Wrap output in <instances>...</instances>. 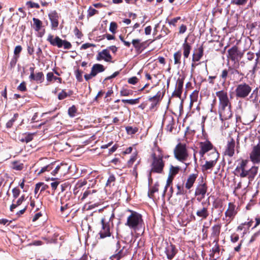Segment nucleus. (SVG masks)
<instances>
[{
  "mask_svg": "<svg viewBox=\"0 0 260 260\" xmlns=\"http://www.w3.org/2000/svg\"><path fill=\"white\" fill-rule=\"evenodd\" d=\"M180 168L179 166L174 167L172 165L170 166L169 169V175L175 177V176L179 173Z\"/></svg>",
  "mask_w": 260,
  "mask_h": 260,
  "instance_id": "nucleus-41",
  "label": "nucleus"
},
{
  "mask_svg": "<svg viewBox=\"0 0 260 260\" xmlns=\"http://www.w3.org/2000/svg\"><path fill=\"white\" fill-rule=\"evenodd\" d=\"M252 90V83L242 82L235 87V94L237 99H245L249 95Z\"/></svg>",
  "mask_w": 260,
  "mask_h": 260,
  "instance_id": "nucleus-7",
  "label": "nucleus"
},
{
  "mask_svg": "<svg viewBox=\"0 0 260 260\" xmlns=\"http://www.w3.org/2000/svg\"><path fill=\"white\" fill-rule=\"evenodd\" d=\"M125 130L128 135H133L138 131V128L137 127L127 126L125 127Z\"/></svg>",
  "mask_w": 260,
  "mask_h": 260,
  "instance_id": "nucleus-50",
  "label": "nucleus"
},
{
  "mask_svg": "<svg viewBox=\"0 0 260 260\" xmlns=\"http://www.w3.org/2000/svg\"><path fill=\"white\" fill-rule=\"evenodd\" d=\"M46 80L48 82V84L51 83L53 81H56L59 83H61L62 79L60 77H57L54 76V74L52 72H48L46 75Z\"/></svg>",
  "mask_w": 260,
  "mask_h": 260,
  "instance_id": "nucleus-33",
  "label": "nucleus"
},
{
  "mask_svg": "<svg viewBox=\"0 0 260 260\" xmlns=\"http://www.w3.org/2000/svg\"><path fill=\"white\" fill-rule=\"evenodd\" d=\"M174 64L177 65L178 67L181 64V58L182 56V53L180 50L176 51L174 54Z\"/></svg>",
  "mask_w": 260,
  "mask_h": 260,
  "instance_id": "nucleus-36",
  "label": "nucleus"
},
{
  "mask_svg": "<svg viewBox=\"0 0 260 260\" xmlns=\"http://www.w3.org/2000/svg\"><path fill=\"white\" fill-rule=\"evenodd\" d=\"M32 21L34 22V27L35 30L36 31H39L42 27V22L40 19L36 18H33Z\"/></svg>",
  "mask_w": 260,
  "mask_h": 260,
  "instance_id": "nucleus-39",
  "label": "nucleus"
},
{
  "mask_svg": "<svg viewBox=\"0 0 260 260\" xmlns=\"http://www.w3.org/2000/svg\"><path fill=\"white\" fill-rule=\"evenodd\" d=\"M218 99V112L221 120L230 119L232 117V103L228 96L226 90H221L216 92Z\"/></svg>",
  "mask_w": 260,
  "mask_h": 260,
  "instance_id": "nucleus-1",
  "label": "nucleus"
},
{
  "mask_svg": "<svg viewBox=\"0 0 260 260\" xmlns=\"http://www.w3.org/2000/svg\"><path fill=\"white\" fill-rule=\"evenodd\" d=\"M54 164L51 162L48 165H46L42 167L41 170L38 172V174L40 175L45 172H49L50 171L53 169V166Z\"/></svg>",
  "mask_w": 260,
  "mask_h": 260,
  "instance_id": "nucleus-42",
  "label": "nucleus"
},
{
  "mask_svg": "<svg viewBox=\"0 0 260 260\" xmlns=\"http://www.w3.org/2000/svg\"><path fill=\"white\" fill-rule=\"evenodd\" d=\"M182 49L183 51V55L184 59V63H185V59L187 58L190 54L191 50V45L187 42V39H185L184 43L182 45Z\"/></svg>",
  "mask_w": 260,
  "mask_h": 260,
  "instance_id": "nucleus-25",
  "label": "nucleus"
},
{
  "mask_svg": "<svg viewBox=\"0 0 260 260\" xmlns=\"http://www.w3.org/2000/svg\"><path fill=\"white\" fill-rule=\"evenodd\" d=\"M235 141L233 138H230L228 141L226 146H225L223 155L232 157L235 154Z\"/></svg>",
  "mask_w": 260,
  "mask_h": 260,
  "instance_id": "nucleus-14",
  "label": "nucleus"
},
{
  "mask_svg": "<svg viewBox=\"0 0 260 260\" xmlns=\"http://www.w3.org/2000/svg\"><path fill=\"white\" fill-rule=\"evenodd\" d=\"M204 49L203 45H202L195 50V52L192 54V62L199 61L201 59L204 55Z\"/></svg>",
  "mask_w": 260,
  "mask_h": 260,
  "instance_id": "nucleus-26",
  "label": "nucleus"
},
{
  "mask_svg": "<svg viewBox=\"0 0 260 260\" xmlns=\"http://www.w3.org/2000/svg\"><path fill=\"white\" fill-rule=\"evenodd\" d=\"M22 50V47L20 45H17L15 47L14 50V56L17 57H20V53Z\"/></svg>",
  "mask_w": 260,
  "mask_h": 260,
  "instance_id": "nucleus-55",
  "label": "nucleus"
},
{
  "mask_svg": "<svg viewBox=\"0 0 260 260\" xmlns=\"http://www.w3.org/2000/svg\"><path fill=\"white\" fill-rule=\"evenodd\" d=\"M199 145L200 148L199 154L201 157H203L208 152L210 151H212V152L214 151V149H216L212 143L209 140L200 142Z\"/></svg>",
  "mask_w": 260,
  "mask_h": 260,
  "instance_id": "nucleus-13",
  "label": "nucleus"
},
{
  "mask_svg": "<svg viewBox=\"0 0 260 260\" xmlns=\"http://www.w3.org/2000/svg\"><path fill=\"white\" fill-rule=\"evenodd\" d=\"M47 41L53 46H57L58 48L63 47L65 49H70L72 48V45L70 42L66 40L61 39L58 36H54L50 34L48 35Z\"/></svg>",
  "mask_w": 260,
  "mask_h": 260,
  "instance_id": "nucleus-9",
  "label": "nucleus"
},
{
  "mask_svg": "<svg viewBox=\"0 0 260 260\" xmlns=\"http://www.w3.org/2000/svg\"><path fill=\"white\" fill-rule=\"evenodd\" d=\"M175 125V121L173 118H172L169 121L168 123L166 125V129L170 133H172L173 129L174 128Z\"/></svg>",
  "mask_w": 260,
  "mask_h": 260,
  "instance_id": "nucleus-45",
  "label": "nucleus"
},
{
  "mask_svg": "<svg viewBox=\"0 0 260 260\" xmlns=\"http://www.w3.org/2000/svg\"><path fill=\"white\" fill-rule=\"evenodd\" d=\"M17 90L22 91L24 92L27 90V88L26 86V83L25 81H22L20 85L17 87Z\"/></svg>",
  "mask_w": 260,
  "mask_h": 260,
  "instance_id": "nucleus-60",
  "label": "nucleus"
},
{
  "mask_svg": "<svg viewBox=\"0 0 260 260\" xmlns=\"http://www.w3.org/2000/svg\"><path fill=\"white\" fill-rule=\"evenodd\" d=\"M96 190L95 189H90L89 188H88L83 193L82 198H81V200L83 201L88 196L91 195L93 193H95Z\"/></svg>",
  "mask_w": 260,
  "mask_h": 260,
  "instance_id": "nucleus-46",
  "label": "nucleus"
},
{
  "mask_svg": "<svg viewBox=\"0 0 260 260\" xmlns=\"http://www.w3.org/2000/svg\"><path fill=\"white\" fill-rule=\"evenodd\" d=\"M221 228V225L219 223L214 224L211 227L210 239L213 240V243H218Z\"/></svg>",
  "mask_w": 260,
  "mask_h": 260,
  "instance_id": "nucleus-18",
  "label": "nucleus"
},
{
  "mask_svg": "<svg viewBox=\"0 0 260 260\" xmlns=\"http://www.w3.org/2000/svg\"><path fill=\"white\" fill-rule=\"evenodd\" d=\"M116 181V178L113 174H111L109 176L107 183L106 186L111 187L115 185V182Z\"/></svg>",
  "mask_w": 260,
  "mask_h": 260,
  "instance_id": "nucleus-44",
  "label": "nucleus"
},
{
  "mask_svg": "<svg viewBox=\"0 0 260 260\" xmlns=\"http://www.w3.org/2000/svg\"><path fill=\"white\" fill-rule=\"evenodd\" d=\"M34 134L24 133L19 136V140L22 143H27L33 140Z\"/></svg>",
  "mask_w": 260,
  "mask_h": 260,
  "instance_id": "nucleus-32",
  "label": "nucleus"
},
{
  "mask_svg": "<svg viewBox=\"0 0 260 260\" xmlns=\"http://www.w3.org/2000/svg\"><path fill=\"white\" fill-rule=\"evenodd\" d=\"M159 184L158 183H156L154 186H153L149 190L148 192V196L151 199H154V193L158 191Z\"/></svg>",
  "mask_w": 260,
  "mask_h": 260,
  "instance_id": "nucleus-38",
  "label": "nucleus"
},
{
  "mask_svg": "<svg viewBox=\"0 0 260 260\" xmlns=\"http://www.w3.org/2000/svg\"><path fill=\"white\" fill-rule=\"evenodd\" d=\"M117 28V24L115 22H111L110 24L109 30L113 34H115Z\"/></svg>",
  "mask_w": 260,
  "mask_h": 260,
  "instance_id": "nucleus-63",
  "label": "nucleus"
},
{
  "mask_svg": "<svg viewBox=\"0 0 260 260\" xmlns=\"http://www.w3.org/2000/svg\"><path fill=\"white\" fill-rule=\"evenodd\" d=\"M18 116H19V114L18 113L14 114L13 118L11 119H10L9 121H8L7 122V123H6L7 127L11 128L13 126L14 122L16 120V119H17Z\"/></svg>",
  "mask_w": 260,
  "mask_h": 260,
  "instance_id": "nucleus-49",
  "label": "nucleus"
},
{
  "mask_svg": "<svg viewBox=\"0 0 260 260\" xmlns=\"http://www.w3.org/2000/svg\"><path fill=\"white\" fill-rule=\"evenodd\" d=\"M52 163L54 164V165L53 166V170L51 172V174L53 176H56L62 171V167L64 166V165L62 163L58 164L56 161H53L52 162Z\"/></svg>",
  "mask_w": 260,
  "mask_h": 260,
  "instance_id": "nucleus-34",
  "label": "nucleus"
},
{
  "mask_svg": "<svg viewBox=\"0 0 260 260\" xmlns=\"http://www.w3.org/2000/svg\"><path fill=\"white\" fill-rule=\"evenodd\" d=\"M174 157L178 161L184 162L188 157L187 145L185 143L179 142L174 149Z\"/></svg>",
  "mask_w": 260,
  "mask_h": 260,
  "instance_id": "nucleus-8",
  "label": "nucleus"
},
{
  "mask_svg": "<svg viewBox=\"0 0 260 260\" xmlns=\"http://www.w3.org/2000/svg\"><path fill=\"white\" fill-rule=\"evenodd\" d=\"M238 48L237 46L234 45L228 51L227 57L232 61H237Z\"/></svg>",
  "mask_w": 260,
  "mask_h": 260,
  "instance_id": "nucleus-24",
  "label": "nucleus"
},
{
  "mask_svg": "<svg viewBox=\"0 0 260 260\" xmlns=\"http://www.w3.org/2000/svg\"><path fill=\"white\" fill-rule=\"evenodd\" d=\"M68 97L67 92L65 90L63 89L58 94V99L59 100H62Z\"/></svg>",
  "mask_w": 260,
  "mask_h": 260,
  "instance_id": "nucleus-64",
  "label": "nucleus"
},
{
  "mask_svg": "<svg viewBox=\"0 0 260 260\" xmlns=\"http://www.w3.org/2000/svg\"><path fill=\"white\" fill-rule=\"evenodd\" d=\"M165 93V91L164 90L162 91L161 94V92L159 91L155 95L148 98V101L151 102V105L149 107L150 111L153 110L155 107L159 104L164 96Z\"/></svg>",
  "mask_w": 260,
  "mask_h": 260,
  "instance_id": "nucleus-17",
  "label": "nucleus"
},
{
  "mask_svg": "<svg viewBox=\"0 0 260 260\" xmlns=\"http://www.w3.org/2000/svg\"><path fill=\"white\" fill-rule=\"evenodd\" d=\"M29 79L37 83H42L44 81V75L42 72H36L34 75H32V76H29Z\"/></svg>",
  "mask_w": 260,
  "mask_h": 260,
  "instance_id": "nucleus-29",
  "label": "nucleus"
},
{
  "mask_svg": "<svg viewBox=\"0 0 260 260\" xmlns=\"http://www.w3.org/2000/svg\"><path fill=\"white\" fill-rule=\"evenodd\" d=\"M26 5L28 6V8H40V5L38 3H34L31 1L27 2Z\"/></svg>",
  "mask_w": 260,
  "mask_h": 260,
  "instance_id": "nucleus-59",
  "label": "nucleus"
},
{
  "mask_svg": "<svg viewBox=\"0 0 260 260\" xmlns=\"http://www.w3.org/2000/svg\"><path fill=\"white\" fill-rule=\"evenodd\" d=\"M174 177L171 176L169 175V176L168 177L167 180V183L165 187V189L164 190L163 196H165L166 194V192L167 190V189L168 187L172 184L173 180L174 179Z\"/></svg>",
  "mask_w": 260,
  "mask_h": 260,
  "instance_id": "nucleus-52",
  "label": "nucleus"
},
{
  "mask_svg": "<svg viewBox=\"0 0 260 260\" xmlns=\"http://www.w3.org/2000/svg\"><path fill=\"white\" fill-rule=\"evenodd\" d=\"M177 191L176 195L180 196L184 195L186 193V191L184 188V185L183 183H179L176 185Z\"/></svg>",
  "mask_w": 260,
  "mask_h": 260,
  "instance_id": "nucleus-40",
  "label": "nucleus"
},
{
  "mask_svg": "<svg viewBox=\"0 0 260 260\" xmlns=\"http://www.w3.org/2000/svg\"><path fill=\"white\" fill-rule=\"evenodd\" d=\"M210 203L209 199L207 201L202 202L196 211V215L201 220H206L210 215L209 207Z\"/></svg>",
  "mask_w": 260,
  "mask_h": 260,
  "instance_id": "nucleus-10",
  "label": "nucleus"
},
{
  "mask_svg": "<svg viewBox=\"0 0 260 260\" xmlns=\"http://www.w3.org/2000/svg\"><path fill=\"white\" fill-rule=\"evenodd\" d=\"M156 149L159 152V154L158 155L154 152L151 154L152 162L149 175V179L151 182L152 181L151 174H161L164 171L165 164V161L163 160V155L161 153V149L158 147H156Z\"/></svg>",
  "mask_w": 260,
  "mask_h": 260,
  "instance_id": "nucleus-3",
  "label": "nucleus"
},
{
  "mask_svg": "<svg viewBox=\"0 0 260 260\" xmlns=\"http://www.w3.org/2000/svg\"><path fill=\"white\" fill-rule=\"evenodd\" d=\"M82 73V71L79 69L77 70L75 72L76 78L79 82H82L83 81Z\"/></svg>",
  "mask_w": 260,
  "mask_h": 260,
  "instance_id": "nucleus-58",
  "label": "nucleus"
},
{
  "mask_svg": "<svg viewBox=\"0 0 260 260\" xmlns=\"http://www.w3.org/2000/svg\"><path fill=\"white\" fill-rule=\"evenodd\" d=\"M197 177V174H191L188 176L186 182L185 184L186 189H190L193 186Z\"/></svg>",
  "mask_w": 260,
  "mask_h": 260,
  "instance_id": "nucleus-28",
  "label": "nucleus"
},
{
  "mask_svg": "<svg viewBox=\"0 0 260 260\" xmlns=\"http://www.w3.org/2000/svg\"><path fill=\"white\" fill-rule=\"evenodd\" d=\"M77 108L75 105H72L68 109V113L70 117H74L77 113Z\"/></svg>",
  "mask_w": 260,
  "mask_h": 260,
  "instance_id": "nucleus-43",
  "label": "nucleus"
},
{
  "mask_svg": "<svg viewBox=\"0 0 260 260\" xmlns=\"http://www.w3.org/2000/svg\"><path fill=\"white\" fill-rule=\"evenodd\" d=\"M87 16L90 17L95 14H98L99 12L96 9L90 7L87 11Z\"/></svg>",
  "mask_w": 260,
  "mask_h": 260,
  "instance_id": "nucleus-57",
  "label": "nucleus"
},
{
  "mask_svg": "<svg viewBox=\"0 0 260 260\" xmlns=\"http://www.w3.org/2000/svg\"><path fill=\"white\" fill-rule=\"evenodd\" d=\"M258 88L256 87L253 91L252 94H251L250 98L251 99H252L253 97L254 98L252 100V101L253 103H257L258 100Z\"/></svg>",
  "mask_w": 260,
  "mask_h": 260,
  "instance_id": "nucleus-48",
  "label": "nucleus"
},
{
  "mask_svg": "<svg viewBox=\"0 0 260 260\" xmlns=\"http://www.w3.org/2000/svg\"><path fill=\"white\" fill-rule=\"evenodd\" d=\"M11 168L16 171H21L24 168V164L20 160H14L11 162Z\"/></svg>",
  "mask_w": 260,
  "mask_h": 260,
  "instance_id": "nucleus-35",
  "label": "nucleus"
},
{
  "mask_svg": "<svg viewBox=\"0 0 260 260\" xmlns=\"http://www.w3.org/2000/svg\"><path fill=\"white\" fill-rule=\"evenodd\" d=\"M209 155H211V159L206 161L205 164L202 166L203 172L212 170L213 168L216 165L219 158V153L216 149H214V151L211 152Z\"/></svg>",
  "mask_w": 260,
  "mask_h": 260,
  "instance_id": "nucleus-12",
  "label": "nucleus"
},
{
  "mask_svg": "<svg viewBox=\"0 0 260 260\" xmlns=\"http://www.w3.org/2000/svg\"><path fill=\"white\" fill-rule=\"evenodd\" d=\"M199 98V91L196 90L190 95V107L191 108L195 102H197Z\"/></svg>",
  "mask_w": 260,
  "mask_h": 260,
  "instance_id": "nucleus-37",
  "label": "nucleus"
},
{
  "mask_svg": "<svg viewBox=\"0 0 260 260\" xmlns=\"http://www.w3.org/2000/svg\"><path fill=\"white\" fill-rule=\"evenodd\" d=\"M114 217V213L113 212H112L109 215H104L102 218L101 220L102 228L99 233L100 239H104L111 236L112 233L111 232L110 224H111L112 226H113V220Z\"/></svg>",
  "mask_w": 260,
  "mask_h": 260,
  "instance_id": "nucleus-5",
  "label": "nucleus"
},
{
  "mask_svg": "<svg viewBox=\"0 0 260 260\" xmlns=\"http://www.w3.org/2000/svg\"><path fill=\"white\" fill-rule=\"evenodd\" d=\"M48 16L51 21L52 29H56L59 24L58 13L55 11H53L49 14Z\"/></svg>",
  "mask_w": 260,
  "mask_h": 260,
  "instance_id": "nucleus-23",
  "label": "nucleus"
},
{
  "mask_svg": "<svg viewBox=\"0 0 260 260\" xmlns=\"http://www.w3.org/2000/svg\"><path fill=\"white\" fill-rule=\"evenodd\" d=\"M213 206L215 209L221 208L222 207V202L220 199L216 200L213 203Z\"/></svg>",
  "mask_w": 260,
  "mask_h": 260,
  "instance_id": "nucleus-62",
  "label": "nucleus"
},
{
  "mask_svg": "<svg viewBox=\"0 0 260 260\" xmlns=\"http://www.w3.org/2000/svg\"><path fill=\"white\" fill-rule=\"evenodd\" d=\"M137 158V152H136L135 153H134L133 155L131 157L130 159L128 160L127 162V166L128 168H131L134 162L136 160Z\"/></svg>",
  "mask_w": 260,
  "mask_h": 260,
  "instance_id": "nucleus-47",
  "label": "nucleus"
},
{
  "mask_svg": "<svg viewBox=\"0 0 260 260\" xmlns=\"http://www.w3.org/2000/svg\"><path fill=\"white\" fill-rule=\"evenodd\" d=\"M140 98H138L135 99H130V100H124L122 99L121 100L122 102L123 103H128L131 105H135L139 103Z\"/></svg>",
  "mask_w": 260,
  "mask_h": 260,
  "instance_id": "nucleus-51",
  "label": "nucleus"
},
{
  "mask_svg": "<svg viewBox=\"0 0 260 260\" xmlns=\"http://www.w3.org/2000/svg\"><path fill=\"white\" fill-rule=\"evenodd\" d=\"M112 59L108 49H105L102 51L99 52L96 56V59L98 61L104 60L108 62H113Z\"/></svg>",
  "mask_w": 260,
  "mask_h": 260,
  "instance_id": "nucleus-19",
  "label": "nucleus"
},
{
  "mask_svg": "<svg viewBox=\"0 0 260 260\" xmlns=\"http://www.w3.org/2000/svg\"><path fill=\"white\" fill-rule=\"evenodd\" d=\"M230 69H232L230 67L228 69H224L222 70L219 75L220 80L222 81V85H223L225 84L227 79L232 75L230 74Z\"/></svg>",
  "mask_w": 260,
  "mask_h": 260,
  "instance_id": "nucleus-30",
  "label": "nucleus"
},
{
  "mask_svg": "<svg viewBox=\"0 0 260 260\" xmlns=\"http://www.w3.org/2000/svg\"><path fill=\"white\" fill-rule=\"evenodd\" d=\"M208 186L207 183L204 182L202 180L201 183H199L197 186L195 190V195L196 196H201V199L205 197V194L207 191Z\"/></svg>",
  "mask_w": 260,
  "mask_h": 260,
  "instance_id": "nucleus-20",
  "label": "nucleus"
},
{
  "mask_svg": "<svg viewBox=\"0 0 260 260\" xmlns=\"http://www.w3.org/2000/svg\"><path fill=\"white\" fill-rule=\"evenodd\" d=\"M12 197L14 199H17L20 196L21 191L18 187H15L12 190Z\"/></svg>",
  "mask_w": 260,
  "mask_h": 260,
  "instance_id": "nucleus-53",
  "label": "nucleus"
},
{
  "mask_svg": "<svg viewBox=\"0 0 260 260\" xmlns=\"http://www.w3.org/2000/svg\"><path fill=\"white\" fill-rule=\"evenodd\" d=\"M133 93V91L132 90L125 88H122L120 91V94L121 96H129L132 95Z\"/></svg>",
  "mask_w": 260,
  "mask_h": 260,
  "instance_id": "nucleus-54",
  "label": "nucleus"
},
{
  "mask_svg": "<svg viewBox=\"0 0 260 260\" xmlns=\"http://www.w3.org/2000/svg\"><path fill=\"white\" fill-rule=\"evenodd\" d=\"M165 253L169 260H172L178 252L176 246L172 243L166 242V246L165 248Z\"/></svg>",
  "mask_w": 260,
  "mask_h": 260,
  "instance_id": "nucleus-15",
  "label": "nucleus"
},
{
  "mask_svg": "<svg viewBox=\"0 0 260 260\" xmlns=\"http://www.w3.org/2000/svg\"><path fill=\"white\" fill-rule=\"evenodd\" d=\"M25 200L26 199L24 194H22L20 197L17 199L13 198L12 203L10 207V211L13 212L14 209L20 206Z\"/></svg>",
  "mask_w": 260,
  "mask_h": 260,
  "instance_id": "nucleus-27",
  "label": "nucleus"
},
{
  "mask_svg": "<svg viewBox=\"0 0 260 260\" xmlns=\"http://www.w3.org/2000/svg\"><path fill=\"white\" fill-rule=\"evenodd\" d=\"M146 42L147 41L141 42L140 39H133L132 44L137 52L141 53L147 47Z\"/></svg>",
  "mask_w": 260,
  "mask_h": 260,
  "instance_id": "nucleus-22",
  "label": "nucleus"
},
{
  "mask_svg": "<svg viewBox=\"0 0 260 260\" xmlns=\"http://www.w3.org/2000/svg\"><path fill=\"white\" fill-rule=\"evenodd\" d=\"M105 67L100 63L94 64L91 69V72L95 77L98 74L103 72L105 70Z\"/></svg>",
  "mask_w": 260,
  "mask_h": 260,
  "instance_id": "nucleus-31",
  "label": "nucleus"
},
{
  "mask_svg": "<svg viewBox=\"0 0 260 260\" xmlns=\"http://www.w3.org/2000/svg\"><path fill=\"white\" fill-rule=\"evenodd\" d=\"M239 162L235 170V175L240 177L241 178L247 177L249 181H252L255 178L257 174L258 167L255 166L246 170V168L248 164V160L241 159L239 160Z\"/></svg>",
  "mask_w": 260,
  "mask_h": 260,
  "instance_id": "nucleus-2",
  "label": "nucleus"
},
{
  "mask_svg": "<svg viewBox=\"0 0 260 260\" xmlns=\"http://www.w3.org/2000/svg\"><path fill=\"white\" fill-rule=\"evenodd\" d=\"M184 83V79L179 78L176 84V88L175 90L173 92L172 96L173 97L181 98L183 86Z\"/></svg>",
  "mask_w": 260,
  "mask_h": 260,
  "instance_id": "nucleus-21",
  "label": "nucleus"
},
{
  "mask_svg": "<svg viewBox=\"0 0 260 260\" xmlns=\"http://www.w3.org/2000/svg\"><path fill=\"white\" fill-rule=\"evenodd\" d=\"M127 211L129 212L130 214L127 217L125 225L135 231L142 229L144 225L142 215L131 209H128Z\"/></svg>",
  "mask_w": 260,
  "mask_h": 260,
  "instance_id": "nucleus-4",
  "label": "nucleus"
},
{
  "mask_svg": "<svg viewBox=\"0 0 260 260\" xmlns=\"http://www.w3.org/2000/svg\"><path fill=\"white\" fill-rule=\"evenodd\" d=\"M258 64V58H256L254 64L252 66H250L245 61H241L240 65L242 70H239L237 69H230V74L231 75L238 74L240 76L243 77L246 73V77L249 75H254L255 73Z\"/></svg>",
  "mask_w": 260,
  "mask_h": 260,
  "instance_id": "nucleus-6",
  "label": "nucleus"
},
{
  "mask_svg": "<svg viewBox=\"0 0 260 260\" xmlns=\"http://www.w3.org/2000/svg\"><path fill=\"white\" fill-rule=\"evenodd\" d=\"M116 250L115 253L110 257L111 260H120L127 255L126 250H124V247L121 248L119 241H117L116 244Z\"/></svg>",
  "mask_w": 260,
  "mask_h": 260,
  "instance_id": "nucleus-16",
  "label": "nucleus"
},
{
  "mask_svg": "<svg viewBox=\"0 0 260 260\" xmlns=\"http://www.w3.org/2000/svg\"><path fill=\"white\" fill-rule=\"evenodd\" d=\"M238 212V208L233 202L228 204V207L224 213L225 218L223 220H225L226 224H230L235 218Z\"/></svg>",
  "mask_w": 260,
  "mask_h": 260,
  "instance_id": "nucleus-11",
  "label": "nucleus"
},
{
  "mask_svg": "<svg viewBox=\"0 0 260 260\" xmlns=\"http://www.w3.org/2000/svg\"><path fill=\"white\" fill-rule=\"evenodd\" d=\"M18 58H19L18 57H15L14 56L13 57V58L11 59V60L10 62V65H9V68L11 69L14 68L15 67Z\"/></svg>",
  "mask_w": 260,
  "mask_h": 260,
  "instance_id": "nucleus-61",
  "label": "nucleus"
},
{
  "mask_svg": "<svg viewBox=\"0 0 260 260\" xmlns=\"http://www.w3.org/2000/svg\"><path fill=\"white\" fill-rule=\"evenodd\" d=\"M247 1L248 0H231V4L237 6H243L247 3Z\"/></svg>",
  "mask_w": 260,
  "mask_h": 260,
  "instance_id": "nucleus-56",
  "label": "nucleus"
}]
</instances>
